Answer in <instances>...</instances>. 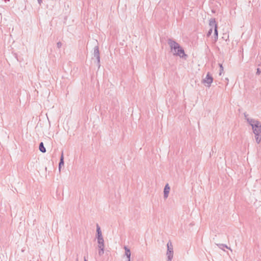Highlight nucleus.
Returning a JSON list of instances; mask_svg holds the SVG:
<instances>
[{
    "instance_id": "nucleus-1",
    "label": "nucleus",
    "mask_w": 261,
    "mask_h": 261,
    "mask_svg": "<svg viewBox=\"0 0 261 261\" xmlns=\"http://www.w3.org/2000/svg\"><path fill=\"white\" fill-rule=\"evenodd\" d=\"M245 121L251 126L257 144L261 142V122L257 119L250 117L247 113L244 114Z\"/></svg>"
},
{
    "instance_id": "nucleus-2",
    "label": "nucleus",
    "mask_w": 261,
    "mask_h": 261,
    "mask_svg": "<svg viewBox=\"0 0 261 261\" xmlns=\"http://www.w3.org/2000/svg\"><path fill=\"white\" fill-rule=\"evenodd\" d=\"M168 43L170 52L173 56L178 57L181 59H187L188 55L186 54L184 49L179 43L172 39H169Z\"/></svg>"
},
{
    "instance_id": "nucleus-3",
    "label": "nucleus",
    "mask_w": 261,
    "mask_h": 261,
    "mask_svg": "<svg viewBox=\"0 0 261 261\" xmlns=\"http://www.w3.org/2000/svg\"><path fill=\"white\" fill-rule=\"evenodd\" d=\"M209 30L207 32V36H210L212 35V32H214V41L216 42L218 39V31L217 23L214 18H211L209 20Z\"/></svg>"
},
{
    "instance_id": "nucleus-4",
    "label": "nucleus",
    "mask_w": 261,
    "mask_h": 261,
    "mask_svg": "<svg viewBox=\"0 0 261 261\" xmlns=\"http://www.w3.org/2000/svg\"><path fill=\"white\" fill-rule=\"evenodd\" d=\"M97 247L98 248V254L99 256L102 255L105 253V240L103 238L96 239Z\"/></svg>"
},
{
    "instance_id": "nucleus-5",
    "label": "nucleus",
    "mask_w": 261,
    "mask_h": 261,
    "mask_svg": "<svg viewBox=\"0 0 261 261\" xmlns=\"http://www.w3.org/2000/svg\"><path fill=\"white\" fill-rule=\"evenodd\" d=\"M213 82V77L210 72L207 73L205 77L202 80L203 84L207 88H210Z\"/></svg>"
},
{
    "instance_id": "nucleus-6",
    "label": "nucleus",
    "mask_w": 261,
    "mask_h": 261,
    "mask_svg": "<svg viewBox=\"0 0 261 261\" xmlns=\"http://www.w3.org/2000/svg\"><path fill=\"white\" fill-rule=\"evenodd\" d=\"M167 256L168 259V261H171L173 256V249L172 244L171 241H168L167 244Z\"/></svg>"
},
{
    "instance_id": "nucleus-7",
    "label": "nucleus",
    "mask_w": 261,
    "mask_h": 261,
    "mask_svg": "<svg viewBox=\"0 0 261 261\" xmlns=\"http://www.w3.org/2000/svg\"><path fill=\"white\" fill-rule=\"evenodd\" d=\"M170 190V187L168 184H167L164 189V197L167 199L168 197L169 193Z\"/></svg>"
},
{
    "instance_id": "nucleus-8",
    "label": "nucleus",
    "mask_w": 261,
    "mask_h": 261,
    "mask_svg": "<svg viewBox=\"0 0 261 261\" xmlns=\"http://www.w3.org/2000/svg\"><path fill=\"white\" fill-rule=\"evenodd\" d=\"M124 249L125 250V255L127 259V261L130 260L131 252L130 249L127 246H124Z\"/></svg>"
},
{
    "instance_id": "nucleus-9",
    "label": "nucleus",
    "mask_w": 261,
    "mask_h": 261,
    "mask_svg": "<svg viewBox=\"0 0 261 261\" xmlns=\"http://www.w3.org/2000/svg\"><path fill=\"white\" fill-rule=\"evenodd\" d=\"M102 238H103V235H102L100 227L99 226L97 225L96 239H102Z\"/></svg>"
},
{
    "instance_id": "nucleus-10",
    "label": "nucleus",
    "mask_w": 261,
    "mask_h": 261,
    "mask_svg": "<svg viewBox=\"0 0 261 261\" xmlns=\"http://www.w3.org/2000/svg\"><path fill=\"white\" fill-rule=\"evenodd\" d=\"M93 54L94 57L96 58L98 62H99L100 61V55H99V48L98 46H95L93 50Z\"/></svg>"
},
{
    "instance_id": "nucleus-11",
    "label": "nucleus",
    "mask_w": 261,
    "mask_h": 261,
    "mask_svg": "<svg viewBox=\"0 0 261 261\" xmlns=\"http://www.w3.org/2000/svg\"><path fill=\"white\" fill-rule=\"evenodd\" d=\"M64 165V156L63 153L62 154L60 158V161L59 165V170L60 171L61 167Z\"/></svg>"
},
{
    "instance_id": "nucleus-12",
    "label": "nucleus",
    "mask_w": 261,
    "mask_h": 261,
    "mask_svg": "<svg viewBox=\"0 0 261 261\" xmlns=\"http://www.w3.org/2000/svg\"><path fill=\"white\" fill-rule=\"evenodd\" d=\"M39 150L42 152L44 153L46 152V149L44 146L43 142H41L39 145Z\"/></svg>"
},
{
    "instance_id": "nucleus-13",
    "label": "nucleus",
    "mask_w": 261,
    "mask_h": 261,
    "mask_svg": "<svg viewBox=\"0 0 261 261\" xmlns=\"http://www.w3.org/2000/svg\"><path fill=\"white\" fill-rule=\"evenodd\" d=\"M219 66H220V73H219V75H221L223 74V73L224 68H223V67L222 66V64H220Z\"/></svg>"
},
{
    "instance_id": "nucleus-14",
    "label": "nucleus",
    "mask_w": 261,
    "mask_h": 261,
    "mask_svg": "<svg viewBox=\"0 0 261 261\" xmlns=\"http://www.w3.org/2000/svg\"><path fill=\"white\" fill-rule=\"evenodd\" d=\"M260 69H259V68H258V69H257V74H260Z\"/></svg>"
},
{
    "instance_id": "nucleus-15",
    "label": "nucleus",
    "mask_w": 261,
    "mask_h": 261,
    "mask_svg": "<svg viewBox=\"0 0 261 261\" xmlns=\"http://www.w3.org/2000/svg\"><path fill=\"white\" fill-rule=\"evenodd\" d=\"M38 3L40 5L42 3V0H37Z\"/></svg>"
},
{
    "instance_id": "nucleus-16",
    "label": "nucleus",
    "mask_w": 261,
    "mask_h": 261,
    "mask_svg": "<svg viewBox=\"0 0 261 261\" xmlns=\"http://www.w3.org/2000/svg\"><path fill=\"white\" fill-rule=\"evenodd\" d=\"M84 261H88V260L86 258H84Z\"/></svg>"
}]
</instances>
